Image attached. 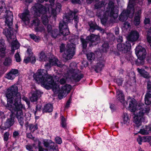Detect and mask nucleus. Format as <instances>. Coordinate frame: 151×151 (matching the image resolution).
I'll list each match as a JSON object with an SVG mask.
<instances>
[{"label": "nucleus", "mask_w": 151, "mask_h": 151, "mask_svg": "<svg viewBox=\"0 0 151 151\" xmlns=\"http://www.w3.org/2000/svg\"><path fill=\"white\" fill-rule=\"evenodd\" d=\"M18 91V89L17 86H11L7 90L6 94L7 103L1 101L2 105L7 108L11 111L21 110L23 108L21 102V94Z\"/></svg>", "instance_id": "1"}, {"label": "nucleus", "mask_w": 151, "mask_h": 151, "mask_svg": "<svg viewBox=\"0 0 151 151\" xmlns=\"http://www.w3.org/2000/svg\"><path fill=\"white\" fill-rule=\"evenodd\" d=\"M34 77L37 81L41 83L47 89H49L50 88L49 85H52L54 93H58L57 92L60 88L54 82L52 76L48 75L47 70H38L36 74L34 75Z\"/></svg>", "instance_id": "2"}, {"label": "nucleus", "mask_w": 151, "mask_h": 151, "mask_svg": "<svg viewBox=\"0 0 151 151\" xmlns=\"http://www.w3.org/2000/svg\"><path fill=\"white\" fill-rule=\"evenodd\" d=\"M13 13L11 11L9 10L7 13H6V17L5 21L6 25V24L8 27L6 31L5 32V35L7 38H9L11 39H12V36L18 32V26L17 23L15 25L16 29H14L12 27L13 24Z\"/></svg>", "instance_id": "3"}, {"label": "nucleus", "mask_w": 151, "mask_h": 151, "mask_svg": "<svg viewBox=\"0 0 151 151\" xmlns=\"http://www.w3.org/2000/svg\"><path fill=\"white\" fill-rule=\"evenodd\" d=\"M72 19V17L69 16H65L63 17V20L59 23V29L60 36H63V40H66L68 39L67 36L70 34V31L68 26V22H70Z\"/></svg>", "instance_id": "4"}, {"label": "nucleus", "mask_w": 151, "mask_h": 151, "mask_svg": "<svg viewBox=\"0 0 151 151\" xmlns=\"http://www.w3.org/2000/svg\"><path fill=\"white\" fill-rule=\"evenodd\" d=\"M33 9L35 15L40 16L41 14H42L41 18L42 23L45 25H46L48 22V16L47 15V8L41 4H37L33 7Z\"/></svg>", "instance_id": "5"}, {"label": "nucleus", "mask_w": 151, "mask_h": 151, "mask_svg": "<svg viewBox=\"0 0 151 151\" xmlns=\"http://www.w3.org/2000/svg\"><path fill=\"white\" fill-rule=\"evenodd\" d=\"M135 53L139 60L135 61V64L138 66L143 65L147 54L145 48L141 45H138L135 48Z\"/></svg>", "instance_id": "6"}, {"label": "nucleus", "mask_w": 151, "mask_h": 151, "mask_svg": "<svg viewBox=\"0 0 151 151\" xmlns=\"http://www.w3.org/2000/svg\"><path fill=\"white\" fill-rule=\"evenodd\" d=\"M128 103L129 104L128 109L131 112H134L137 109H141V104H138L137 102L134 98L130 96L128 97L126 101L123 104L125 106H127Z\"/></svg>", "instance_id": "7"}, {"label": "nucleus", "mask_w": 151, "mask_h": 151, "mask_svg": "<svg viewBox=\"0 0 151 151\" xmlns=\"http://www.w3.org/2000/svg\"><path fill=\"white\" fill-rule=\"evenodd\" d=\"M76 46L72 44H68L66 47L64 58L67 60H70L75 55Z\"/></svg>", "instance_id": "8"}, {"label": "nucleus", "mask_w": 151, "mask_h": 151, "mask_svg": "<svg viewBox=\"0 0 151 151\" xmlns=\"http://www.w3.org/2000/svg\"><path fill=\"white\" fill-rule=\"evenodd\" d=\"M11 113L10 115V118L6 119L4 124V126H1V129L3 130H6L8 128H10L15 123L14 119L16 115L14 113L13 111H11Z\"/></svg>", "instance_id": "9"}, {"label": "nucleus", "mask_w": 151, "mask_h": 151, "mask_svg": "<svg viewBox=\"0 0 151 151\" xmlns=\"http://www.w3.org/2000/svg\"><path fill=\"white\" fill-rule=\"evenodd\" d=\"M72 86L69 84H66L61 87L58 90L57 92L58 93V98L59 99H62L63 96L65 95L66 96L70 91Z\"/></svg>", "instance_id": "10"}, {"label": "nucleus", "mask_w": 151, "mask_h": 151, "mask_svg": "<svg viewBox=\"0 0 151 151\" xmlns=\"http://www.w3.org/2000/svg\"><path fill=\"white\" fill-rule=\"evenodd\" d=\"M131 47V44L128 41L126 42L125 44L119 43L117 45L118 50L122 53H127L130 51Z\"/></svg>", "instance_id": "11"}, {"label": "nucleus", "mask_w": 151, "mask_h": 151, "mask_svg": "<svg viewBox=\"0 0 151 151\" xmlns=\"http://www.w3.org/2000/svg\"><path fill=\"white\" fill-rule=\"evenodd\" d=\"M88 24L90 27L89 30L91 32H94L96 30L103 34L105 32V30L98 25L95 22L91 21L88 22Z\"/></svg>", "instance_id": "12"}, {"label": "nucleus", "mask_w": 151, "mask_h": 151, "mask_svg": "<svg viewBox=\"0 0 151 151\" xmlns=\"http://www.w3.org/2000/svg\"><path fill=\"white\" fill-rule=\"evenodd\" d=\"M108 6L109 8L111 9L110 16L111 17H113L114 19L117 18L118 16L119 10L115 8L114 2L112 1H109Z\"/></svg>", "instance_id": "13"}, {"label": "nucleus", "mask_w": 151, "mask_h": 151, "mask_svg": "<svg viewBox=\"0 0 151 151\" xmlns=\"http://www.w3.org/2000/svg\"><path fill=\"white\" fill-rule=\"evenodd\" d=\"M139 37V33L136 30L132 31L127 37L128 41L133 42L136 41Z\"/></svg>", "instance_id": "14"}, {"label": "nucleus", "mask_w": 151, "mask_h": 151, "mask_svg": "<svg viewBox=\"0 0 151 151\" xmlns=\"http://www.w3.org/2000/svg\"><path fill=\"white\" fill-rule=\"evenodd\" d=\"M100 39V36L98 35L90 33L86 37V39L90 42L91 44L95 43V45H96L98 43V41Z\"/></svg>", "instance_id": "15"}, {"label": "nucleus", "mask_w": 151, "mask_h": 151, "mask_svg": "<svg viewBox=\"0 0 151 151\" xmlns=\"http://www.w3.org/2000/svg\"><path fill=\"white\" fill-rule=\"evenodd\" d=\"M43 93L39 90H36L32 93V96L30 97V99L32 102H36L38 99L41 96Z\"/></svg>", "instance_id": "16"}, {"label": "nucleus", "mask_w": 151, "mask_h": 151, "mask_svg": "<svg viewBox=\"0 0 151 151\" xmlns=\"http://www.w3.org/2000/svg\"><path fill=\"white\" fill-rule=\"evenodd\" d=\"M48 61L51 63L52 65L57 66L58 67L62 66L61 63L58 60V58H55L54 56L49 57Z\"/></svg>", "instance_id": "17"}, {"label": "nucleus", "mask_w": 151, "mask_h": 151, "mask_svg": "<svg viewBox=\"0 0 151 151\" xmlns=\"http://www.w3.org/2000/svg\"><path fill=\"white\" fill-rule=\"evenodd\" d=\"M138 133L144 135L151 134V125H146L145 128L141 129L139 131L135 134H137Z\"/></svg>", "instance_id": "18"}, {"label": "nucleus", "mask_w": 151, "mask_h": 151, "mask_svg": "<svg viewBox=\"0 0 151 151\" xmlns=\"http://www.w3.org/2000/svg\"><path fill=\"white\" fill-rule=\"evenodd\" d=\"M29 11L27 9L23 13L19 14L18 16L24 22H29V18L27 16L28 15H29Z\"/></svg>", "instance_id": "19"}, {"label": "nucleus", "mask_w": 151, "mask_h": 151, "mask_svg": "<svg viewBox=\"0 0 151 151\" xmlns=\"http://www.w3.org/2000/svg\"><path fill=\"white\" fill-rule=\"evenodd\" d=\"M53 110V106L50 103H47L45 104L42 109V112L49 113L52 112Z\"/></svg>", "instance_id": "20"}, {"label": "nucleus", "mask_w": 151, "mask_h": 151, "mask_svg": "<svg viewBox=\"0 0 151 151\" xmlns=\"http://www.w3.org/2000/svg\"><path fill=\"white\" fill-rule=\"evenodd\" d=\"M81 45L82 47V52L83 53H85L87 51V45L89 41L87 40L86 39L81 37L80 38Z\"/></svg>", "instance_id": "21"}, {"label": "nucleus", "mask_w": 151, "mask_h": 151, "mask_svg": "<svg viewBox=\"0 0 151 151\" xmlns=\"http://www.w3.org/2000/svg\"><path fill=\"white\" fill-rule=\"evenodd\" d=\"M137 70L141 76L146 79L150 78V77L149 73L145 70L137 68Z\"/></svg>", "instance_id": "22"}, {"label": "nucleus", "mask_w": 151, "mask_h": 151, "mask_svg": "<svg viewBox=\"0 0 151 151\" xmlns=\"http://www.w3.org/2000/svg\"><path fill=\"white\" fill-rule=\"evenodd\" d=\"M44 146L46 147H48L49 150L50 148L53 147L54 145H57L50 139H45L43 141Z\"/></svg>", "instance_id": "23"}, {"label": "nucleus", "mask_w": 151, "mask_h": 151, "mask_svg": "<svg viewBox=\"0 0 151 151\" xmlns=\"http://www.w3.org/2000/svg\"><path fill=\"white\" fill-rule=\"evenodd\" d=\"M116 97L118 100L120 101L121 103L124 104L125 102L124 95L121 91L118 90L116 91Z\"/></svg>", "instance_id": "24"}, {"label": "nucleus", "mask_w": 151, "mask_h": 151, "mask_svg": "<svg viewBox=\"0 0 151 151\" xmlns=\"http://www.w3.org/2000/svg\"><path fill=\"white\" fill-rule=\"evenodd\" d=\"M71 76L72 79L75 82L77 83L79 82L83 77L84 75L82 73L78 74L76 73L72 75Z\"/></svg>", "instance_id": "25"}, {"label": "nucleus", "mask_w": 151, "mask_h": 151, "mask_svg": "<svg viewBox=\"0 0 151 151\" xmlns=\"http://www.w3.org/2000/svg\"><path fill=\"white\" fill-rule=\"evenodd\" d=\"M134 122L136 125L135 128H138L142 124V121L143 119L135 116L134 117Z\"/></svg>", "instance_id": "26"}, {"label": "nucleus", "mask_w": 151, "mask_h": 151, "mask_svg": "<svg viewBox=\"0 0 151 151\" xmlns=\"http://www.w3.org/2000/svg\"><path fill=\"white\" fill-rule=\"evenodd\" d=\"M22 109L21 110L13 111L14 113H15L16 115V117L18 121L19 122L20 125L21 126H23L24 124V117L18 114V111H22Z\"/></svg>", "instance_id": "27"}, {"label": "nucleus", "mask_w": 151, "mask_h": 151, "mask_svg": "<svg viewBox=\"0 0 151 151\" xmlns=\"http://www.w3.org/2000/svg\"><path fill=\"white\" fill-rule=\"evenodd\" d=\"M36 61V58L35 57H32L28 56L26 58H25L24 60V62L27 64L29 62L32 64H34Z\"/></svg>", "instance_id": "28"}, {"label": "nucleus", "mask_w": 151, "mask_h": 151, "mask_svg": "<svg viewBox=\"0 0 151 151\" xmlns=\"http://www.w3.org/2000/svg\"><path fill=\"white\" fill-rule=\"evenodd\" d=\"M145 104H151V93L146 92L145 96Z\"/></svg>", "instance_id": "29"}, {"label": "nucleus", "mask_w": 151, "mask_h": 151, "mask_svg": "<svg viewBox=\"0 0 151 151\" xmlns=\"http://www.w3.org/2000/svg\"><path fill=\"white\" fill-rule=\"evenodd\" d=\"M104 66V64L103 62H99L96 63L94 66L95 70L96 73L99 72V71H101Z\"/></svg>", "instance_id": "30"}, {"label": "nucleus", "mask_w": 151, "mask_h": 151, "mask_svg": "<svg viewBox=\"0 0 151 151\" xmlns=\"http://www.w3.org/2000/svg\"><path fill=\"white\" fill-rule=\"evenodd\" d=\"M40 60L42 62L46 61L48 60L49 57L46 55L44 51H42L40 52L39 55Z\"/></svg>", "instance_id": "31"}, {"label": "nucleus", "mask_w": 151, "mask_h": 151, "mask_svg": "<svg viewBox=\"0 0 151 151\" xmlns=\"http://www.w3.org/2000/svg\"><path fill=\"white\" fill-rule=\"evenodd\" d=\"M28 127L29 129L31 132L32 133H34L35 131L37 130L38 129V124L37 123H36L35 124H30L28 125Z\"/></svg>", "instance_id": "32"}, {"label": "nucleus", "mask_w": 151, "mask_h": 151, "mask_svg": "<svg viewBox=\"0 0 151 151\" xmlns=\"http://www.w3.org/2000/svg\"><path fill=\"white\" fill-rule=\"evenodd\" d=\"M109 44L108 42L105 41L102 45L101 50L103 52H106L109 50Z\"/></svg>", "instance_id": "33"}, {"label": "nucleus", "mask_w": 151, "mask_h": 151, "mask_svg": "<svg viewBox=\"0 0 151 151\" xmlns=\"http://www.w3.org/2000/svg\"><path fill=\"white\" fill-rule=\"evenodd\" d=\"M5 4L3 2H0V14L1 13H7L8 11L7 8L4 6Z\"/></svg>", "instance_id": "34"}, {"label": "nucleus", "mask_w": 151, "mask_h": 151, "mask_svg": "<svg viewBox=\"0 0 151 151\" xmlns=\"http://www.w3.org/2000/svg\"><path fill=\"white\" fill-rule=\"evenodd\" d=\"M37 143L35 142L32 144H28L25 146L26 148L28 151H34V147L35 149L37 148L36 146V145Z\"/></svg>", "instance_id": "35"}, {"label": "nucleus", "mask_w": 151, "mask_h": 151, "mask_svg": "<svg viewBox=\"0 0 151 151\" xmlns=\"http://www.w3.org/2000/svg\"><path fill=\"white\" fill-rule=\"evenodd\" d=\"M52 37L55 38L58 37L60 36V31L57 29H54L50 33Z\"/></svg>", "instance_id": "36"}, {"label": "nucleus", "mask_w": 151, "mask_h": 151, "mask_svg": "<svg viewBox=\"0 0 151 151\" xmlns=\"http://www.w3.org/2000/svg\"><path fill=\"white\" fill-rule=\"evenodd\" d=\"M67 119L65 118L63 116L61 117V121L60 124L61 127L65 129L67 127V124L66 123Z\"/></svg>", "instance_id": "37"}, {"label": "nucleus", "mask_w": 151, "mask_h": 151, "mask_svg": "<svg viewBox=\"0 0 151 151\" xmlns=\"http://www.w3.org/2000/svg\"><path fill=\"white\" fill-rule=\"evenodd\" d=\"M144 104L141 105L142 108L140 109H137L136 110H139V111L138 112V113L135 116H138L142 119H143V117L144 115L145 109L144 108Z\"/></svg>", "instance_id": "38"}, {"label": "nucleus", "mask_w": 151, "mask_h": 151, "mask_svg": "<svg viewBox=\"0 0 151 151\" xmlns=\"http://www.w3.org/2000/svg\"><path fill=\"white\" fill-rule=\"evenodd\" d=\"M129 121L128 116L127 114L124 113L123 116V119L121 122V123L122 124H127V123H129Z\"/></svg>", "instance_id": "39"}, {"label": "nucleus", "mask_w": 151, "mask_h": 151, "mask_svg": "<svg viewBox=\"0 0 151 151\" xmlns=\"http://www.w3.org/2000/svg\"><path fill=\"white\" fill-rule=\"evenodd\" d=\"M87 58L88 60L91 61L95 58V54L92 52H89L86 54Z\"/></svg>", "instance_id": "40"}, {"label": "nucleus", "mask_w": 151, "mask_h": 151, "mask_svg": "<svg viewBox=\"0 0 151 151\" xmlns=\"http://www.w3.org/2000/svg\"><path fill=\"white\" fill-rule=\"evenodd\" d=\"M42 106L41 104H37L36 106L35 110H33L34 114L36 115L37 112H40L42 110Z\"/></svg>", "instance_id": "41"}, {"label": "nucleus", "mask_w": 151, "mask_h": 151, "mask_svg": "<svg viewBox=\"0 0 151 151\" xmlns=\"http://www.w3.org/2000/svg\"><path fill=\"white\" fill-rule=\"evenodd\" d=\"M35 143H37V146L38 147V151H44V149L41 146V142L38 139H36L35 140Z\"/></svg>", "instance_id": "42"}, {"label": "nucleus", "mask_w": 151, "mask_h": 151, "mask_svg": "<svg viewBox=\"0 0 151 151\" xmlns=\"http://www.w3.org/2000/svg\"><path fill=\"white\" fill-rule=\"evenodd\" d=\"M140 17L135 16L134 20V23L136 26H138L140 23Z\"/></svg>", "instance_id": "43"}, {"label": "nucleus", "mask_w": 151, "mask_h": 151, "mask_svg": "<svg viewBox=\"0 0 151 151\" xmlns=\"http://www.w3.org/2000/svg\"><path fill=\"white\" fill-rule=\"evenodd\" d=\"M128 17L124 14H122V13L119 17V21L122 22H124L127 20Z\"/></svg>", "instance_id": "44"}, {"label": "nucleus", "mask_w": 151, "mask_h": 151, "mask_svg": "<svg viewBox=\"0 0 151 151\" xmlns=\"http://www.w3.org/2000/svg\"><path fill=\"white\" fill-rule=\"evenodd\" d=\"M147 91L146 92L151 93V80H149L147 82Z\"/></svg>", "instance_id": "45"}, {"label": "nucleus", "mask_w": 151, "mask_h": 151, "mask_svg": "<svg viewBox=\"0 0 151 151\" xmlns=\"http://www.w3.org/2000/svg\"><path fill=\"white\" fill-rule=\"evenodd\" d=\"M6 50V48L5 46L4 43L2 42H0V52L2 53H4Z\"/></svg>", "instance_id": "46"}, {"label": "nucleus", "mask_w": 151, "mask_h": 151, "mask_svg": "<svg viewBox=\"0 0 151 151\" xmlns=\"http://www.w3.org/2000/svg\"><path fill=\"white\" fill-rule=\"evenodd\" d=\"M134 0H129V3L128 5V9L131 10L132 9L134 8Z\"/></svg>", "instance_id": "47"}, {"label": "nucleus", "mask_w": 151, "mask_h": 151, "mask_svg": "<svg viewBox=\"0 0 151 151\" xmlns=\"http://www.w3.org/2000/svg\"><path fill=\"white\" fill-rule=\"evenodd\" d=\"M19 43L16 40L12 42V48H14L15 49H18L19 47Z\"/></svg>", "instance_id": "48"}, {"label": "nucleus", "mask_w": 151, "mask_h": 151, "mask_svg": "<svg viewBox=\"0 0 151 151\" xmlns=\"http://www.w3.org/2000/svg\"><path fill=\"white\" fill-rule=\"evenodd\" d=\"M30 38L33 40L35 42H39V37H37L35 35L33 34H30L29 35Z\"/></svg>", "instance_id": "49"}, {"label": "nucleus", "mask_w": 151, "mask_h": 151, "mask_svg": "<svg viewBox=\"0 0 151 151\" xmlns=\"http://www.w3.org/2000/svg\"><path fill=\"white\" fill-rule=\"evenodd\" d=\"M10 135L9 132H5L3 135V139L4 142H7L9 139Z\"/></svg>", "instance_id": "50"}, {"label": "nucleus", "mask_w": 151, "mask_h": 151, "mask_svg": "<svg viewBox=\"0 0 151 151\" xmlns=\"http://www.w3.org/2000/svg\"><path fill=\"white\" fill-rule=\"evenodd\" d=\"M12 60L9 58H6L5 60L4 64L5 66L9 65L11 63Z\"/></svg>", "instance_id": "51"}, {"label": "nucleus", "mask_w": 151, "mask_h": 151, "mask_svg": "<svg viewBox=\"0 0 151 151\" xmlns=\"http://www.w3.org/2000/svg\"><path fill=\"white\" fill-rule=\"evenodd\" d=\"M32 24L35 26H38L40 24V21L37 18H36L32 21Z\"/></svg>", "instance_id": "52"}, {"label": "nucleus", "mask_w": 151, "mask_h": 151, "mask_svg": "<svg viewBox=\"0 0 151 151\" xmlns=\"http://www.w3.org/2000/svg\"><path fill=\"white\" fill-rule=\"evenodd\" d=\"M60 52V53H63L65 51L66 48H65V44L62 43L59 46Z\"/></svg>", "instance_id": "53"}, {"label": "nucleus", "mask_w": 151, "mask_h": 151, "mask_svg": "<svg viewBox=\"0 0 151 151\" xmlns=\"http://www.w3.org/2000/svg\"><path fill=\"white\" fill-rule=\"evenodd\" d=\"M70 44H72L75 46L78 43V40L76 38L71 39L70 40Z\"/></svg>", "instance_id": "54"}, {"label": "nucleus", "mask_w": 151, "mask_h": 151, "mask_svg": "<svg viewBox=\"0 0 151 151\" xmlns=\"http://www.w3.org/2000/svg\"><path fill=\"white\" fill-rule=\"evenodd\" d=\"M14 58L16 59L17 62L19 63L21 61L20 56L18 52H17L15 53L14 55Z\"/></svg>", "instance_id": "55"}, {"label": "nucleus", "mask_w": 151, "mask_h": 151, "mask_svg": "<svg viewBox=\"0 0 151 151\" xmlns=\"http://www.w3.org/2000/svg\"><path fill=\"white\" fill-rule=\"evenodd\" d=\"M55 141L56 143L58 144H61L62 142V139L60 137L57 136L55 138Z\"/></svg>", "instance_id": "56"}, {"label": "nucleus", "mask_w": 151, "mask_h": 151, "mask_svg": "<svg viewBox=\"0 0 151 151\" xmlns=\"http://www.w3.org/2000/svg\"><path fill=\"white\" fill-rule=\"evenodd\" d=\"M46 28L47 32L48 33H51L52 31L53 30H52V28L51 25L50 24H47L46 27Z\"/></svg>", "instance_id": "57"}, {"label": "nucleus", "mask_w": 151, "mask_h": 151, "mask_svg": "<svg viewBox=\"0 0 151 151\" xmlns=\"http://www.w3.org/2000/svg\"><path fill=\"white\" fill-rule=\"evenodd\" d=\"M123 81V80L121 78H118L116 79V82L119 86L122 85Z\"/></svg>", "instance_id": "58"}, {"label": "nucleus", "mask_w": 151, "mask_h": 151, "mask_svg": "<svg viewBox=\"0 0 151 151\" xmlns=\"http://www.w3.org/2000/svg\"><path fill=\"white\" fill-rule=\"evenodd\" d=\"M35 29V31L37 32H42L44 29V27H36Z\"/></svg>", "instance_id": "59"}, {"label": "nucleus", "mask_w": 151, "mask_h": 151, "mask_svg": "<svg viewBox=\"0 0 151 151\" xmlns=\"http://www.w3.org/2000/svg\"><path fill=\"white\" fill-rule=\"evenodd\" d=\"M131 10L128 9L127 10H124L122 12V14H124L128 17L129 14L131 13Z\"/></svg>", "instance_id": "60"}, {"label": "nucleus", "mask_w": 151, "mask_h": 151, "mask_svg": "<svg viewBox=\"0 0 151 151\" xmlns=\"http://www.w3.org/2000/svg\"><path fill=\"white\" fill-rule=\"evenodd\" d=\"M19 70L17 69H12L10 71V73L13 75H16L19 73Z\"/></svg>", "instance_id": "61"}, {"label": "nucleus", "mask_w": 151, "mask_h": 151, "mask_svg": "<svg viewBox=\"0 0 151 151\" xmlns=\"http://www.w3.org/2000/svg\"><path fill=\"white\" fill-rule=\"evenodd\" d=\"M151 140V136L143 137V142H149Z\"/></svg>", "instance_id": "62"}, {"label": "nucleus", "mask_w": 151, "mask_h": 151, "mask_svg": "<svg viewBox=\"0 0 151 151\" xmlns=\"http://www.w3.org/2000/svg\"><path fill=\"white\" fill-rule=\"evenodd\" d=\"M110 108L111 109L112 112L114 111L116 109V106L114 104H110Z\"/></svg>", "instance_id": "63"}, {"label": "nucleus", "mask_w": 151, "mask_h": 151, "mask_svg": "<svg viewBox=\"0 0 151 151\" xmlns=\"http://www.w3.org/2000/svg\"><path fill=\"white\" fill-rule=\"evenodd\" d=\"M27 53L28 55L29 56L32 57H35L33 55V53L31 49L28 48L27 49Z\"/></svg>", "instance_id": "64"}]
</instances>
